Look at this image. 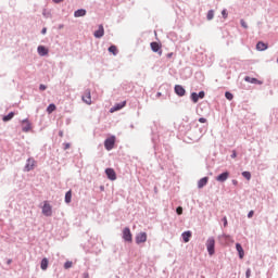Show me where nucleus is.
<instances>
[{
  "label": "nucleus",
  "mask_w": 278,
  "mask_h": 278,
  "mask_svg": "<svg viewBox=\"0 0 278 278\" xmlns=\"http://www.w3.org/2000/svg\"><path fill=\"white\" fill-rule=\"evenodd\" d=\"M236 156H237L236 151H233L231 154V157H236Z\"/></svg>",
  "instance_id": "nucleus-46"
},
{
  "label": "nucleus",
  "mask_w": 278,
  "mask_h": 278,
  "mask_svg": "<svg viewBox=\"0 0 278 278\" xmlns=\"http://www.w3.org/2000/svg\"><path fill=\"white\" fill-rule=\"evenodd\" d=\"M123 240H125V242H131L132 241V235H131V230L129 229V227L124 228V230H123Z\"/></svg>",
  "instance_id": "nucleus-7"
},
{
  "label": "nucleus",
  "mask_w": 278,
  "mask_h": 278,
  "mask_svg": "<svg viewBox=\"0 0 278 278\" xmlns=\"http://www.w3.org/2000/svg\"><path fill=\"white\" fill-rule=\"evenodd\" d=\"M125 105H127V101H124L122 103H117L115 104L113 108H111L110 112L111 114H114V112H118V110H123V108H125Z\"/></svg>",
  "instance_id": "nucleus-10"
},
{
  "label": "nucleus",
  "mask_w": 278,
  "mask_h": 278,
  "mask_svg": "<svg viewBox=\"0 0 278 278\" xmlns=\"http://www.w3.org/2000/svg\"><path fill=\"white\" fill-rule=\"evenodd\" d=\"M241 26H243L244 29L249 28V25H247V22H244V20H241Z\"/></svg>",
  "instance_id": "nucleus-34"
},
{
  "label": "nucleus",
  "mask_w": 278,
  "mask_h": 278,
  "mask_svg": "<svg viewBox=\"0 0 278 278\" xmlns=\"http://www.w3.org/2000/svg\"><path fill=\"white\" fill-rule=\"evenodd\" d=\"M222 14H223L224 18H227V10H223Z\"/></svg>",
  "instance_id": "nucleus-39"
},
{
  "label": "nucleus",
  "mask_w": 278,
  "mask_h": 278,
  "mask_svg": "<svg viewBox=\"0 0 278 278\" xmlns=\"http://www.w3.org/2000/svg\"><path fill=\"white\" fill-rule=\"evenodd\" d=\"M40 266H41V270H47V268H49V260L42 258Z\"/></svg>",
  "instance_id": "nucleus-22"
},
{
  "label": "nucleus",
  "mask_w": 278,
  "mask_h": 278,
  "mask_svg": "<svg viewBox=\"0 0 278 278\" xmlns=\"http://www.w3.org/2000/svg\"><path fill=\"white\" fill-rule=\"evenodd\" d=\"M199 123H207V119H205L204 117H200Z\"/></svg>",
  "instance_id": "nucleus-37"
},
{
  "label": "nucleus",
  "mask_w": 278,
  "mask_h": 278,
  "mask_svg": "<svg viewBox=\"0 0 278 278\" xmlns=\"http://www.w3.org/2000/svg\"><path fill=\"white\" fill-rule=\"evenodd\" d=\"M229 179V172L222 173L219 176L216 177V181H227Z\"/></svg>",
  "instance_id": "nucleus-14"
},
{
  "label": "nucleus",
  "mask_w": 278,
  "mask_h": 278,
  "mask_svg": "<svg viewBox=\"0 0 278 278\" xmlns=\"http://www.w3.org/2000/svg\"><path fill=\"white\" fill-rule=\"evenodd\" d=\"M175 92L178 94V97H184L186 94V89H184V87L180 85H176Z\"/></svg>",
  "instance_id": "nucleus-12"
},
{
  "label": "nucleus",
  "mask_w": 278,
  "mask_h": 278,
  "mask_svg": "<svg viewBox=\"0 0 278 278\" xmlns=\"http://www.w3.org/2000/svg\"><path fill=\"white\" fill-rule=\"evenodd\" d=\"M236 249L239 253L240 260H243L244 258V249H242V245L240 243H237Z\"/></svg>",
  "instance_id": "nucleus-18"
},
{
  "label": "nucleus",
  "mask_w": 278,
  "mask_h": 278,
  "mask_svg": "<svg viewBox=\"0 0 278 278\" xmlns=\"http://www.w3.org/2000/svg\"><path fill=\"white\" fill-rule=\"evenodd\" d=\"M233 186H238V180H232Z\"/></svg>",
  "instance_id": "nucleus-43"
},
{
  "label": "nucleus",
  "mask_w": 278,
  "mask_h": 278,
  "mask_svg": "<svg viewBox=\"0 0 278 278\" xmlns=\"http://www.w3.org/2000/svg\"><path fill=\"white\" fill-rule=\"evenodd\" d=\"M225 97H226V99H228V101H233V93L226 91Z\"/></svg>",
  "instance_id": "nucleus-28"
},
{
  "label": "nucleus",
  "mask_w": 278,
  "mask_h": 278,
  "mask_svg": "<svg viewBox=\"0 0 278 278\" xmlns=\"http://www.w3.org/2000/svg\"><path fill=\"white\" fill-rule=\"evenodd\" d=\"M22 129L25 132L29 131V129H31V124H29L28 121H23L22 122Z\"/></svg>",
  "instance_id": "nucleus-19"
},
{
  "label": "nucleus",
  "mask_w": 278,
  "mask_h": 278,
  "mask_svg": "<svg viewBox=\"0 0 278 278\" xmlns=\"http://www.w3.org/2000/svg\"><path fill=\"white\" fill-rule=\"evenodd\" d=\"M12 118H14V112H11V113H9L8 115H5V116L2 118V121H3L4 123H8V121H12Z\"/></svg>",
  "instance_id": "nucleus-26"
},
{
  "label": "nucleus",
  "mask_w": 278,
  "mask_h": 278,
  "mask_svg": "<svg viewBox=\"0 0 278 278\" xmlns=\"http://www.w3.org/2000/svg\"><path fill=\"white\" fill-rule=\"evenodd\" d=\"M72 199H73V191L70 190L65 193V203H71Z\"/></svg>",
  "instance_id": "nucleus-23"
},
{
  "label": "nucleus",
  "mask_w": 278,
  "mask_h": 278,
  "mask_svg": "<svg viewBox=\"0 0 278 278\" xmlns=\"http://www.w3.org/2000/svg\"><path fill=\"white\" fill-rule=\"evenodd\" d=\"M266 49H268V45L264 43L263 41H258L256 43L257 51H266Z\"/></svg>",
  "instance_id": "nucleus-16"
},
{
  "label": "nucleus",
  "mask_w": 278,
  "mask_h": 278,
  "mask_svg": "<svg viewBox=\"0 0 278 278\" xmlns=\"http://www.w3.org/2000/svg\"><path fill=\"white\" fill-rule=\"evenodd\" d=\"M253 214H255V212L250 211L249 214H248V218H253Z\"/></svg>",
  "instance_id": "nucleus-36"
},
{
  "label": "nucleus",
  "mask_w": 278,
  "mask_h": 278,
  "mask_svg": "<svg viewBox=\"0 0 278 278\" xmlns=\"http://www.w3.org/2000/svg\"><path fill=\"white\" fill-rule=\"evenodd\" d=\"M105 34V29L103 28V25H99L98 30L93 33L94 38H103Z\"/></svg>",
  "instance_id": "nucleus-11"
},
{
  "label": "nucleus",
  "mask_w": 278,
  "mask_h": 278,
  "mask_svg": "<svg viewBox=\"0 0 278 278\" xmlns=\"http://www.w3.org/2000/svg\"><path fill=\"white\" fill-rule=\"evenodd\" d=\"M245 277L251 278V268H248L245 271Z\"/></svg>",
  "instance_id": "nucleus-35"
},
{
  "label": "nucleus",
  "mask_w": 278,
  "mask_h": 278,
  "mask_svg": "<svg viewBox=\"0 0 278 278\" xmlns=\"http://www.w3.org/2000/svg\"><path fill=\"white\" fill-rule=\"evenodd\" d=\"M38 54L41 56L49 55V49H47L45 46H39L37 48Z\"/></svg>",
  "instance_id": "nucleus-13"
},
{
  "label": "nucleus",
  "mask_w": 278,
  "mask_h": 278,
  "mask_svg": "<svg viewBox=\"0 0 278 278\" xmlns=\"http://www.w3.org/2000/svg\"><path fill=\"white\" fill-rule=\"evenodd\" d=\"M42 214H43V216H52L53 215V207L51 206V204H49L48 201L43 202Z\"/></svg>",
  "instance_id": "nucleus-4"
},
{
  "label": "nucleus",
  "mask_w": 278,
  "mask_h": 278,
  "mask_svg": "<svg viewBox=\"0 0 278 278\" xmlns=\"http://www.w3.org/2000/svg\"><path fill=\"white\" fill-rule=\"evenodd\" d=\"M75 18H79L81 16H86V10L84 9H78L77 11L74 12Z\"/></svg>",
  "instance_id": "nucleus-20"
},
{
  "label": "nucleus",
  "mask_w": 278,
  "mask_h": 278,
  "mask_svg": "<svg viewBox=\"0 0 278 278\" xmlns=\"http://www.w3.org/2000/svg\"><path fill=\"white\" fill-rule=\"evenodd\" d=\"M105 175L111 181H116V172L114 170V168H106Z\"/></svg>",
  "instance_id": "nucleus-8"
},
{
  "label": "nucleus",
  "mask_w": 278,
  "mask_h": 278,
  "mask_svg": "<svg viewBox=\"0 0 278 278\" xmlns=\"http://www.w3.org/2000/svg\"><path fill=\"white\" fill-rule=\"evenodd\" d=\"M244 80L248 81V84H257L258 86H262L263 84L262 80H257V78H251L249 76H245Z\"/></svg>",
  "instance_id": "nucleus-15"
},
{
  "label": "nucleus",
  "mask_w": 278,
  "mask_h": 278,
  "mask_svg": "<svg viewBox=\"0 0 278 278\" xmlns=\"http://www.w3.org/2000/svg\"><path fill=\"white\" fill-rule=\"evenodd\" d=\"M72 267H73V262H71V261L65 262V264H64L65 269H68V268H72Z\"/></svg>",
  "instance_id": "nucleus-31"
},
{
  "label": "nucleus",
  "mask_w": 278,
  "mask_h": 278,
  "mask_svg": "<svg viewBox=\"0 0 278 278\" xmlns=\"http://www.w3.org/2000/svg\"><path fill=\"white\" fill-rule=\"evenodd\" d=\"M223 223H224V227H227V224H228V223H227V217H224V218H223Z\"/></svg>",
  "instance_id": "nucleus-41"
},
{
  "label": "nucleus",
  "mask_w": 278,
  "mask_h": 278,
  "mask_svg": "<svg viewBox=\"0 0 278 278\" xmlns=\"http://www.w3.org/2000/svg\"><path fill=\"white\" fill-rule=\"evenodd\" d=\"M39 90H47V86L40 85V86H39Z\"/></svg>",
  "instance_id": "nucleus-40"
},
{
  "label": "nucleus",
  "mask_w": 278,
  "mask_h": 278,
  "mask_svg": "<svg viewBox=\"0 0 278 278\" xmlns=\"http://www.w3.org/2000/svg\"><path fill=\"white\" fill-rule=\"evenodd\" d=\"M191 101H193V103H199V93L192 92L191 93Z\"/></svg>",
  "instance_id": "nucleus-27"
},
{
  "label": "nucleus",
  "mask_w": 278,
  "mask_h": 278,
  "mask_svg": "<svg viewBox=\"0 0 278 278\" xmlns=\"http://www.w3.org/2000/svg\"><path fill=\"white\" fill-rule=\"evenodd\" d=\"M215 247H216V240L214 239V237H210L206 240V250H207L208 255L212 256L216 253Z\"/></svg>",
  "instance_id": "nucleus-1"
},
{
  "label": "nucleus",
  "mask_w": 278,
  "mask_h": 278,
  "mask_svg": "<svg viewBox=\"0 0 278 278\" xmlns=\"http://www.w3.org/2000/svg\"><path fill=\"white\" fill-rule=\"evenodd\" d=\"M81 101L86 103V105H92V93L90 92V89L85 90L81 96Z\"/></svg>",
  "instance_id": "nucleus-2"
},
{
  "label": "nucleus",
  "mask_w": 278,
  "mask_h": 278,
  "mask_svg": "<svg viewBox=\"0 0 278 278\" xmlns=\"http://www.w3.org/2000/svg\"><path fill=\"white\" fill-rule=\"evenodd\" d=\"M53 1V3H62V1H64V0H52Z\"/></svg>",
  "instance_id": "nucleus-42"
},
{
  "label": "nucleus",
  "mask_w": 278,
  "mask_h": 278,
  "mask_svg": "<svg viewBox=\"0 0 278 278\" xmlns=\"http://www.w3.org/2000/svg\"><path fill=\"white\" fill-rule=\"evenodd\" d=\"M190 238H192V232L191 231H185L182 233V240L184 242H190Z\"/></svg>",
  "instance_id": "nucleus-21"
},
{
  "label": "nucleus",
  "mask_w": 278,
  "mask_h": 278,
  "mask_svg": "<svg viewBox=\"0 0 278 278\" xmlns=\"http://www.w3.org/2000/svg\"><path fill=\"white\" fill-rule=\"evenodd\" d=\"M55 110H58V106H55V104H49V106L47 108L48 114H53Z\"/></svg>",
  "instance_id": "nucleus-24"
},
{
  "label": "nucleus",
  "mask_w": 278,
  "mask_h": 278,
  "mask_svg": "<svg viewBox=\"0 0 278 278\" xmlns=\"http://www.w3.org/2000/svg\"><path fill=\"white\" fill-rule=\"evenodd\" d=\"M242 177H244L245 179H248V181H251V172H243V173H242Z\"/></svg>",
  "instance_id": "nucleus-30"
},
{
  "label": "nucleus",
  "mask_w": 278,
  "mask_h": 278,
  "mask_svg": "<svg viewBox=\"0 0 278 278\" xmlns=\"http://www.w3.org/2000/svg\"><path fill=\"white\" fill-rule=\"evenodd\" d=\"M207 181H210L208 177H203L198 181V188H203L204 186H207Z\"/></svg>",
  "instance_id": "nucleus-17"
},
{
  "label": "nucleus",
  "mask_w": 278,
  "mask_h": 278,
  "mask_svg": "<svg viewBox=\"0 0 278 278\" xmlns=\"http://www.w3.org/2000/svg\"><path fill=\"white\" fill-rule=\"evenodd\" d=\"M198 99H205V92L200 91L199 94H198Z\"/></svg>",
  "instance_id": "nucleus-33"
},
{
  "label": "nucleus",
  "mask_w": 278,
  "mask_h": 278,
  "mask_svg": "<svg viewBox=\"0 0 278 278\" xmlns=\"http://www.w3.org/2000/svg\"><path fill=\"white\" fill-rule=\"evenodd\" d=\"M41 34H47V28H42Z\"/></svg>",
  "instance_id": "nucleus-45"
},
{
  "label": "nucleus",
  "mask_w": 278,
  "mask_h": 278,
  "mask_svg": "<svg viewBox=\"0 0 278 278\" xmlns=\"http://www.w3.org/2000/svg\"><path fill=\"white\" fill-rule=\"evenodd\" d=\"M109 52L112 53L113 55H118V48H116V46H111L109 48Z\"/></svg>",
  "instance_id": "nucleus-25"
},
{
  "label": "nucleus",
  "mask_w": 278,
  "mask_h": 278,
  "mask_svg": "<svg viewBox=\"0 0 278 278\" xmlns=\"http://www.w3.org/2000/svg\"><path fill=\"white\" fill-rule=\"evenodd\" d=\"M143 242H147V232H139L136 236V243L143 244Z\"/></svg>",
  "instance_id": "nucleus-9"
},
{
  "label": "nucleus",
  "mask_w": 278,
  "mask_h": 278,
  "mask_svg": "<svg viewBox=\"0 0 278 278\" xmlns=\"http://www.w3.org/2000/svg\"><path fill=\"white\" fill-rule=\"evenodd\" d=\"M64 149H65V151L71 149V143H64Z\"/></svg>",
  "instance_id": "nucleus-38"
},
{
  "label": "nucleus",
  "mask_w": 278,
  "mask_h": 278,
  "mask_svg": "<svg viewBox=\"0 0 278 278\" xmlns=\"http://www.w3.org/2000/svg\"><path fill=\"white\" fill-rule=\"evenodd\" d=\"M207 21H212L214 18V10H210L206 15Z\"/></svg>",
  "instance_id": "nucleus-29"
},
{
  "label": "nucleus",
  "mask_w": 278,
  "mask_h": 278,
  "mask_svg": "<svg viewBox=\"0 0 278 278\" xmlns=\"http://www.w3.org/2000/svg\"><path fill=\"white\" fill-rule=\"evenodd\" d=\"M7 264H8V265L12 264V258H9V260L7 261Z\"/></svg>",
  "instance_id": "nucleus-44"
},
{
  "label": "nucleus",
  "mask_w": 278,
  "mask_h": 278,
  "mask_svg": "<svg viewBox=\"0 0 278 278\" xmlns=\"http://www.w3.org/2000/svg\"><path fill=\"white\" fill-rule=\"evenodd\" d=\"M114 144H116V137L114 136L109 137L104 141V147L106 151H112V149H114Z\"/></svg>",
  "instance_id": "nucleus-3"
},
{
  "label": "nucleus",
  "mask_w": 278,
  "mask_h": 278,
  "mask_svg": "<svg viewBox=\"0 0 278 278\" xmlns=\"http://www.w3.org/2000/svg\"><path fill=\"white\" fill-rule=\"evenodd\" d=\"M176 212H177L178 216H181V214H184V207L178 206V207L176 208Z\"/></svg>",
  "instance_id": "nucleus-32"
},
{
  "label": "nucleus",
  "mask_w": 278,
  "mask_h": 278,
  "mask_svg": "<svg viewBox=\"0 0 278 278\" xmlns=\"http://www.w3.org/2000/svg\"><path fill=\"white\" fill-rule=\"evenodd\" d=\"M36 168V160L34 157H29L26 161V165L24 167L25 173H29V170H34Z\"/></svg>",
  "instance_id": "nucleus-5"
},
{
  "label": "nucleus",
  "mask_w": 278,
  "mask_h": 278,
  "mask_svg": "<svg viewBox=\"0 0 278 278\" xmlns=\"http://www.w3.org/2000/svg\"><path fill=\"white\" fill-rule=\"evenodd\" d=\"M151 50L159 55H162V43L153 41L150 43Z\"/></svg>",
  "instance_id": "nucleus-6"
}]
</instances>
